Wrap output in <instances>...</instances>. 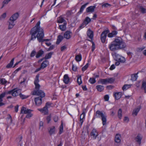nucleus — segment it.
I'll return each mask as SVG.
<instances>
[{
    "instance_id": "1",
    "label": "nucleus",
    "mask_w": 146,
    "mask_h": 146,
    "mask_svg": "<svg viewBox=\"0 0 146 146\" xmlns=\"http://www.w3.org/2000/svg\"><path fill=\"white\" fill-rule=\"evenodd\" d=\"M126 47V43L120 37H116L114 40L109 45V48L112 51L122 49Z\"/></svg>"
},
{
    "instance_id": "2",
    "label": "nucleus",
    "mask_w": 146,
    "mask_h": 146,
    "mask_svg": "<svg viewBox=\"0 0 146 146\" xmlns=\"http://www.w3.org/2000/svg\"><path fill=\"white\" fill-rule=\"evenodd\" d=\"M40 21L38 22L36 25L32 28L30 31V34L31 35L30 40H34L36 39V36L44 32L43 29L40 27Z\"/></svg>"
},
{
    "instance_id": "3",
    "label": "nucleus",
    "mask_w": 146,
    "mask_h": 146,
    "mask_svg": "<svg viewBox=\"0 0 146 146\" xmlns=\"http://www.w3.org/2000/svg\"><path fill=\"white\" fill-rule=\"evenodd\" d=\"M34 84L35 85V90L33 91L32 95H39L42 94V97H44L45 96V93L42 90H40V85L38 83H34Z\"/></svg>"
},
{
    "instance_id": "4",
    "label": "nucleus",
    "mask_w": 146,
    "mask_h": 146,
    "mask_svg": "<svg viewBox=\"0 0 146 146\" xmlns=\"http://www.w3.org/2000/svg\"><path fill=\"white\" fill-rule=\"evenodd\" d=\"M95 116L97 118L101 117L102 121V124L104 126L106 124L107 121L106 116L101 111L99 110H97Z\"/></svg>"
},
{
    "instance_id": "5",
    "label": "nucleus",
    "mask_w": 146,
    "mask_h": 146,
    "mask_svg": "<svg viewBox=\"0 0 146 146\" xmlns=\"http://www.w3.org/2000/svg\"><path fill=\"white\" fill-rule=\"evenodd\" d=\"M44 32L36 36V38H37L39 42L42 43L44 41H50V39H44L43 38L44 37Z\"/></svg>"
},
{
    "instance_id": "6",
    "label": "nucleus",
    "mask_w": 146,
    "mask_h": 146,
    "mask_svg": "<svg viewBox=\"0 0 146 146\" xmlns=\"http://www.w3.org/2000/svg\"><path fill=\"white\" fill-rule=\"evenodd\" d=\"M109 32L108 29L104 31L101 34V39L102 42L104 43L106 40L107 34Z\"/></svg>"
},
{
    "instance_id": "7",
    "label": "nucleus",
    "mask_w": 146,
    "mask_h": 146,
    "mask_svg": "<svg viewBox=\"0 0 146 146\" xmlns=\"http://www.w3.org/2000/svg\"><path fill=\"white\" fill-rule=\"evenodd\" d=\"M42 95V94L39 95H37L40 96V97H36L35 98L34 101L36 105L37 106H39L42 104V98L44 97H41Z\"/></svg>"
},
{
    "instance_id": "8",
    "label": "nucleus",
    "mask_w": 146,
    "mask_h": 146,
    "mask_svg": "<svg viewBox=\"0 0 146 146\" xmlns=\"http://www.w3.org/2000/svg\"><path fill=\"white\" fill-rule=\"evenodd\" d=\"M32 110L28 109H27L26 107H22L21 109L20 113L22 114H27L30 113V111H31Z\"/></svg>"
},
{
    "instance_id": "9",
    "label": "nucleus",
    "mask_w": 146,
    "mask_h": 146,
    "mask_svg": "<svg viewBox=\"0 0 146 146\" xmlns=\"http://www.w3.org/2000/svg\"><path fill=\"white\" fill-rule=\"evenodd\" d=\"M48 130L50 136L55 133V127L54 126L49 127L48 129Z\"/></svg>"
},
{
    "instance_id": "10",
    "label": "nucleus",
    "mask_w": 146,
    "mask_h": 146,
    "mask_svg": "<svg viewBox=\"0 0 146 146\" xmlns=\"http://www.w3.org/2000/svg\"><path fill=\"white\" fill-rule=\"evenodd\" d=\"M86 111V109L84 108L83 110V112L82 114L81 115L80 117V121L81 123V125H82L83 122V119L84 118L85 113Z\"/></svg>"
},
{
    "instance_id": "11",
    "label": "nucleus",
    "mask_w": 146,
    "mask_h": 146,
    "mask_svg": "<svg viewBox=\"0 0 146 146\" xmlns=\"http://www.w3.org/2000/svg\"><path fill=\"white\" fill-rule=\"evenodd\" d=\"M143 138V136L141 135L140 133H138L137 136L135 138L136 141L140 145L141 144V141Z\"/></svg>"
},
{
    "instance_id": "12",
    "label": "nucleus",
    "mask_w": 146,
    "mask_h": 146,
    "mask_svg": "<svg viewBox=\"0 0 146 146\" xmlns=\"http://www.w3.org/2000/svg\"><path fill=\"white\" fill-rule=\"evenodd\" d=\"M96 8L95 6H90L86 9V12L87 13H92L94 11L95 9Z\"/></svg>"
},
{
    "instance_id": "13",
    "label": "nucleus",
    "mask_w": 146,
    "mask_h": 146,
    "mask_svg": "<svg viewBox=\"0 0 146 146\" xmlns=\"http://www.w3.org/2000/svg\"><path fill=\"white\" fill-rule=\"evenodd\" d=\"M122 93L121 92H116L113 95L115 100H118L122 96Z\"/></svg>"
},
{
    "instance_id": "14",
    "label": "nucleus",
    "mask_w": 146,
    "mask_h": 146,
    "mask_svg": "<svg viewBox=\"0 0 146 146\" xmlns=\"http://www.w3.org/2000/svg\"><path fill=\"white\" fill-rule=\"evenodd\" d=\"M90 135L91 136H93L94 139H96L98 135V133L96 131V130L95 129H93Z\"/></svg>"
},
{
    "instance_id": "15",
    "label": "nucleus",
    "mask_w": 146,
    "mask_h": 146,
    "mask_svg": "<svg viewBox=\"0 0 146 146\" xmlns=\"http://www.w3.org/2000/svg\"><path fill=\"white\" fill-rule=\"evenodd\" d=\"M19 16V14L17 12L13 14L9 19V20H12L13 21H15L18 18Z\"/></svg>"
},
{
    "instance_id": "16",
    "label": "nucleus",
    "mask_w": 146,
    "mask_h": 146,
    "mask_svg": "<svg viewBox=\"0 0 146 146\" xmlns=\"http://www.w3.org/2000/svg\"><path fill=\"white\" fill-rule=\"evenodd\" d=\"M72 32L70 31H67L64 33V37L67 39H70L71 37V36L70 34Z\"/></svg>"
},
{
    "instance_id": "17",
    "label": "nucleus",
    "mask_w": 146,
    "mask_h": 146,
    "mask_svg": "<svg viewBox=\"0 0 146 146\" xmlns=\"http://www.w3.org/2000/svg\"><path fill=\"white\" fill-rule=\"evenodd\" d=\"M143 72L142 71H139L137 73L132 74L131 75V80L133 81H135L136 80L138 77L137 74L139 72Z\"/></svg>"
},
{
    "instance_id": "18",
    "label": "nucleus",
    "mask_w": 146,
    "mask_h": 146,
    "mask_svg": "<svg viewBox=\"0 0 146 146\" xmlns=\"http://www.w3.org/2000/svg\"><path fill=\"white\" fill-rule=\"evenodd\" d=\"M87 34L88 36L92 40L93 38V32L89 29L88 31Z\"/></svg>"
},
{
    "instance_id": "19",
    "label": "nucleus",
    "mask_w": 146,
    "mask_h": 146,
    "mask_svg": "<svg viewBox=\"0 0 146 146\" xmlns=\"http://www.w3.org/2000/svg\"><path fill=\"white\" fill-rule=\"evenodd\" d=\"M63 81L66 84H67L70 81V78L68 74H66L64 76Z\"/></svg>"
},
{
    "instance_id": "20",
    "label": "nucleus",
    "mask_w": 146,
    "mask_h": 146,
    "mask_svg": "<svg viewBox=\"0 0 146 146\" xmlns=\"http://www.w3.org/2000/svg\"><path fill=\"white\" fill-rule=\"evenodd\" d=\"M14 91H13L12 93V96H16L18 95H19V93L18 92L19 91L21 92V90L20 89H13Z\"/></svg>"
},
{
    "instance_id": "21",
    "label": "nucleus",
    "mask_w": 146,
    "mask_h": 146,
    "mask_svg": "<svg viewBox=\"0 0 146 146\" xmlns=\"http://www.w3.org/2000/svg\"><path fill=\"white\" fill-rule=\"evenodd\" d=\"M117 33V32L116 31H112L111 32L109 33L108 35V36L109 37H112L115 36Z\"/></svg>"
},
{
    "instance_id": "22",
    "label": "nucleus",
    "mask_w": 146,
    "mask_h": 146,
    "mask_svg": "<svg viewBox=\"0 0 146 146\" xmlns=\"http://www.w3.org/2000/svg\"><path fill=\"white\" fill-rule=\"evenodd\" d=\"M121 135L120 134H117L115 137V141L117 143H119L120 142L121 140L120 138Z\"/></svg>"
},
{
    "instance_id": "23",
    "label": "nucleus",
    "mask_w": 146,
    "mask_h": 146,
    "mask_svg": "<svg viewBox=\"0 0 146 146\" xmlns=\"http://www.w3.org/2000/svg\"><path fill=\"white\" fill-rule=\"evenodd\" d=\"M112 55L114 56L115 60V61H117L118 59H120V58L121 57V56L119 54H117L116 52H114L112 54Z\"/></svg>"
},
{
    "instance_id": "24",
    "label": "nucleus",
    "mask_w": 146,
    "mask_h": 146,
    "mask_svg": "<svg viewBox=\"0 0 146 146\" xmlns=\"http://www.w3.org/2000/svg\"><path fill=\"white\" fill-rule=\"evenodd\" d=\"M98 83H101L102 84H107L108 82L107 78L106 79H101L99 80L98 81Z\"/></svg>"
},
{
    "instance_id": "25",
    "label": "nucleus",
    "mask_w": 146,
    "mask_h": 146,
    "mask_svg": "<svg viewBox=\"0 0 146 146\" xmlns=\"http://www.w3.org/2000/svg\"><path fill=\"white\" fill-rule=\"evenodd\" d=\"M14 58H13L11 61L6 66V68H11L12 67L13 64Z\"/></svg>"
},
{
    "instance_id": "26",
    "label": "nucleus",
    "mask_w": 146,
    "mask_h": 146,
    "mask_svg": "<svg viewBox=\"0 0 146 146\" xmlns=\"http://www.w3.org/2000/svg\"><path fill=\"white\" fill-rule=\"evenodd\" d=\"M66 22H64L63 25H60L59 26L60 29L62 31H65L66 29Z\"/></svg>"
},
{
    "instance_id": "27",
    "label": "nucleus",
    "mask_w": 146,
    "mask_h": 146,
    "mask_svg": "<svg viewBox=\"0 0 146 146\" xmlns=\"http://www.w3.org/2000/svg\"><path fill=\"white\" fill-rule=\"evenodd\" d=\"M44 53V52L42 50H40L37 53L36 56V58H38Z\"/></svg>"
},
{
    "instance_id": "28",
    "label": "nucleus",
    "mask_w": 146,
    "mask_h": 146,
    "mask_svg": "<svg viewBox=\"0 0 146 146\" xmlns=\"http://www.w3.org/2000/svg\"><path fill=\"white\" fill-rule=\"evenodd\" d=\"M96 87L97 90L100 92H102L104 89V87L103 86L98 85L96 86Z\"/></svg>"
},
{
    "instance_id": "29",
    "label": "nucleus",
    "mask_w": 146,
    "mask_h": 146,
    "mask_svg": "<svg viewBox=\"0 0 146 146\" xmlns=\"http://www.w3.org/2000/svg\"><path fill=\"white\" fill-rule=\"evenodd\" d=\"M89 3L88 2L82 5L80 7V11L78 12V13L80 14L82 13L84 9L86 7V6Z\"/></svg>"
},
{
    "instance_id": "30",
    "label": "nucleus",
    "mask_w": 146,
    "mask_h": 146,
    "mask_svg": "<svg viewBox=\"0 0 146 146\" xmlns=\"http://www.w3.org/2000/svg\"><path fill=\"white\" fill-rule=\"evenodd\" d=\"M141 89H143L145 91V92L146 93V82L143 81L142 82V85L141 88Z\"/></svg>"
},
{
    "instance_id": "31",
    "label": "nucleus",
    "mask_w": 146,
    "mask_h": 146,
    "mask_svg": "<svg viewBox=\"0 0 146 146\" xmlns=\"http://www.w3.org/2000/svg\"><path fill=\"white\" fill-rule=\"evenodd\" d=\"M91 21V19L88 17H86L83 21L85 25L88 24Z\"/></svg>"
},
{
    "instance_id": "32",
    "label": "nucleus",
    "mask_w": 146,
    "mask_h": 146,
    "mask_svg": "<svg viewBox=\"0 0 146 146\" xmlns=\"http://www.w3.org/2000/svg\"><path fill=\"white\" fill-rule=\"evenodd\" d=\"M140 109V107L139 108H137L135 109L133 111L132 114L133 115H135V116L137 115Z\"/></svg>"
},
{
    "instance_id": "33",
    "label": "nucleus",
    "mask_w": 146,
    "mask_h": 146,
    "mask_svg": "<svg viewBox=\"0 0 146 146\" xmlns=\"http://www.w3.org/2000/svg\"><path fill=\"white\" fill-rule=\"evenodd\" d=\"M108 83L112 84L115 81V79L114 78H107Z\"/></svg>"
},
{
    "instance_id": "34",
    "label": "nucleus",
    "mask_w": 146,
    "mask_h": 146,
    "mask_svg": "<svg viewBox=\"0 0 146 146\" xmlns=\"http://www.w3.org/2000/svg\"><path fill=\"white\" fill-rule=\"evenodd\" d=\"M53 53V52H50L47 54H46L45 57H44L45 59L46 60L48 59L51 58L52 55Z\"/></svg>"
},
{
    "instance_id": "35",
    "label": "nucleus",
    "mask_w": 146,
    "mask_h": 146,
    "mask_svg": "<svg viewBox=\"0 0 146 146\" xmlns=\"http://www.w3.org/2000/svg\"><path fill=\"white\" fill-rule=\"evenodd\" d=\"M48 62V61L47 60H45L43 61L40 66L41 68H42V69H44L47 66V65L45 63Z\"/></svg>"
},
{
    "instance_id": "36",
    "label": "nucleus",
    "mask_w": 146,
    "mask_h": 146,
    "mask_svg": "<svg viewBox=\"0 0 146 146\" xmlns=\"http://www.w3.org/2000/svg\"><path fill=\"white\" fill-rule=\"evenodd\" d=\"M75 59L77 62H79L81 60L82 56L81 54L77 55L76 56Z\"/></svg>"
},
{
    "instance_id": "37",
    "label": "nucleus",
    "mask_w": 146,
    "mask_h": 146,
    "mask_svg": "<svg viewBox=\"0 0 146 146\" xmlns=\"http://www.w3.org/2000/svg\"><path fill=\"white\" fill-rule=\"evenodd\" d=\"M131 87V85H130L125 84L122 87V89L123 90H126L130 88Z\"/></svg>"
},
{
    "instance_id": "38",
    "label": "nucleus",
    "mask_w": 146,
    "mask_h": 146,
    "mask_svg": "<svg viewBox=\"0 0 146 146\" xmlns=\"http://www.w3.org/2000/svg\"><path fill=\"white\" fill-rule=\"evenodd\" d=\"M43 110L44 111V115H47L48 113V107L46 106H45L42 108Z\"/></svg>"
},
{
    "instance_id": "39",
    "label": "nucleus",
    "mask_w": 146,
    "mask_h": 146,
    "mask_svg": "<svg viewBox=\"0 0 146 146\" xmlns=\"http://www.w3.org/2000/svg\"><path fill=\"white\" fill-rule=\"evenodd\" d=\"M122 110L121 109H119L118 111V116L119 118L121 119L122 116Z\"/></svg>"
},
{
    "instance_id": "40",
    "label": "nucleus",
    "mask_w": 146,
    "mask_h": 146,
    "mask_svg": "<svg viewBox=\"0 0 146 146\" xmlns=\"http://www.w3.org/2000/svg\"><path fill=\"white\" fill-rule=\"evenodd\" d=\"M63 123L62 122V123L60 125V129L59 131V134H60L63 132Z\"/></svg>"
},
{
    "instance_id": "41",
    "label": "nucleus",
    "mask_w": 146,
    "mask_h": 146,
    "mask_svg": "<svg viewBox=\"0 0 146 146\" xmlns=\"http://www.w3.org/2000/svg\"><path fill=\"white\" fill-rule=\"evenodd\" d=\"M39 74H37L35 78V80L34 82V83H38L39 81Z\"/></svg>"
},
{
    "instance_id": "42",
    "label": "nucleus",
    "mask_w": 146,
    "mask_h": 146,
    "mask_svg": "<svg viewBox=\"0 0 146 146\" xmlns=\"http://www.w3.org/2000/svg\"><path fill=\"white\" fill-rule=\"evenodd\" d=\"M65 21V19L63 17H60L58 20L57 22L58 23H62Z\"/></svg>"
},
{
    "instance_id": "43",
    "label": "nucleus",
    "mask_w": 146,
    "mask_h": 146,
    "mask_svg": "<svg viewBox=\"0 0 146 146\" xmlns=\"http://www.w3.org/2000/svg\"><path fill=\"white\" fill-rule=\"evenodd\" d=\"M77 82L78 83L79 85H80L82 83V82L81 80V76H80L77 78Z\"/></svg>"
},
{
    "instance_id": "44",
    "label": "nucleus",
    "mask_w": 146,
    "mask_h": 146,
    "mask_svg": "<svg viewBox=\"0 0 146 146\" xmlns=\"http://www.w3.org/2000/svg\"><path fill=\"white\" fill-rule=\"evenodd\" d=\"M19 95L20 96V97L22 100L26 99L28 97V96H26L25 95H23L21 93H19Z\"/></svg>"
},
{
    "instance_id": "45",
    "label": "nucleus",
    "mask_w": 146,
    "mask_h": 146,
    "mask_svg": "<svg viewBox=\"0 0 146 146\" xmlns=\"http://www.w3.org/2000/svg\"><path fill=\"white\" fill-rule=\"evenodd\" d=\"M89 82L91 84H94L96 82L95 79L94 78H90L89 80Z\"/></svg>"
},
{
    "instance_id": "46",
    "label": "nucleus",
    "mask_w": 146,
    "mask_h": 146,
    "mask_svg": "<svg viewBox=\"0 0 146 146\" xmlns=\"http://www.w3.org/2000/svg\"><path fill=\"white\" fill-rule=\"evenodd\" d=\"M139 9L141 12L143 13H146V9L142 6H140Z\"/></svg>"
},
{
    "instance_id": "47",
    "label": "nucleus",
    "mask_w": 146,
    "mask_h": 146,
    "mask_svg": "<svg viewBox=\"0 0 146 146\" xmlns=\"http://www.w3.org/2000/svg\"><path fill=\"white\" fill-rule=\"evenodd\" d=\"M7 81H6L4 78L0 79V84H4L6 83Z\"/></svg>"
},
{
    "instance_id": "48",
    "label": "nucleus",
    "mask_w": 146,
    "mask_h": 146,
    "mask_svg": "<svg viewBox=\"0 0 146 146\" xmlns=\"http://www.w3.org/2000/svg\"><path fill=\"white\" fill-rule=\"evenodd\" d=\"M89 66L88 63H87L83 67H82V71H84L86 70L88 68Z\"/></svg>"
},
{
    "instance_id": "49",
    "label": "nucleus",
    "mask_w": 146,
    "mask_h": 146,
    "mask_svg": "<svg viewBox=\"0 0 146 146\" xmlns=\"http://www.w3.org/2000/svg\"><path fill=\"white\" fill-rule=\"evenodd\" d=\"M6 17V13H4L0 17V20H2V19H5Z\"/></svg>"
},
{
    "instance_id": "50",
    "label": "nucleus",
    "mask_w": 146,
    "mask_h": 146,
    "mask_svg": "<svg viewBox=\"0 0 146 146\" xmlns=\"http://www.w3.org/2000/svg\"><path fill=\"white\" fill-rule=\"evenodd\" d=\"M36 53V52L35 51V50H33L30 56L31 57H34L35 56V55Z\"/></svg>"
},
{
    "instance_id": "51",
    "label": "nucleus",
    "mask_w": 146,
    "mask_h": 146,
    "mask_svg": "<svg viewBox=\"0 0 146 146\" xmlns=\"http://www.w3.org/2000/svg\"><path fill=\"white\" fill-rule=\"evenodd\" d=\"M72 70L76 72L77 70V67L76 66H75L73 64L72 62Z\"/></svg>"
},
{
    "instance_id": "52",
    "label": "nucleus",
    "mask_w": 146,
    "mask_h": 146,
    "mask_svg": "<svg viewBox=\"0 0 146 146\" xmlns=\"http://www.w3.org/2000/svg\"><path fill=\"white\" fill-rule=\"evenodd\" d=\"M31 111H30V113H29L27 114L26 115L25 117L27 118H29L31 117H32L33 116V114L31 113Z\"/></svg>"
},
{
    "instance_id": "53",
    "label": "nucleus",
    "mask_w": 146,
    "mask_h": 146,
    "mask_svg": "<svg viewBox=\"0 0 146 146\" xmlns=\"http://www.w3.org/2000/svg\"><path fill=\"white\" fill-rule=\"evenodd\" d=\"M14 91V90H11L8 91H5V92L6 93V95H7L8 94H11L12 95V93L13 92V91Z\"/></svg>"
},
{
    "instance_id": "54",
    "label": "nucleus",
    "mask_w": 146,
    "mask_h": 146,
    "mask_svg": "<svg viewBox=\"0 0 146 146\" xmlns=\"http://www.w3.org/2000/svg\"><path fill=\"white\" fill-rule=\"evenodd\" d=\"M64 38V37L63 36L60 35H59L57 37V39L59 40L60 41H62Z\"/></svg>"
},
{
    "instance_id": "55",
    "label": "nucleus",
    "mask_w": 146,
    "mask_h": 146,
    "mask_svg": "<svg viewBox=\"0 0 146 146\" xmlns=\"http://www.w3.org/2000/svg\"><path fill=\"white\" fill-rule=\"evenodd\" d=\"M109 97L108 95H106L104 96V99L105 101H108L109 99Z\"/></svg>"
},
{
    "instance_id": "56",
    "label": "nucleus",
    "mask_w": 146,
    "mask_h": 146,
    "mask_svg": "<svg viewBox=\"0 0 146 146\" xmlns=\"http://www.w3.org/2000/svg\"><path fill=\"white\" fill-rule=\"evenodd\" d=\"M9 20L10 21H8V22L9 23V24L10 25H13L14 26L15 25V24L14 23V22L15 21H13L12 20Z\"/></svg>"
},
{
    "instance_id": "57",
    "label": "nucleus",
    "mask_w": 146,
    "mask_h": 146,
    "mask_svg": "<svg viewBox=\"0 0 146 146\" xmlns=\"http://www.w3.org/2000/svg\"><path fill=\"white\" fill-rule=\"evenodd\" d=\"M51 117L50 115H49L47 116L46 117V119L47 121V123H49L51 120Z\"/></svg>"
},
{
    "instance_id": "58",
    "label": "nucleus",
    "mask_w": 146,
    "mask_h": 146,
    "mask_svg": "<svg viewBox=\"0 0 146 146\" xmlns=\"http://www.w3.org/2000/svg\"><path fill=\"white\" fill-rule=\"evenodd\" d=\"M85 25V24L83 22L80 25V26H79L78 29V30H80L82 28L84 27L85 26H84V25Z\"/></svg>"
},
{
    "instance_id": "59",
    "label": "nucleus",
    "mask_w": 146,
    "mask_h": 146,
    "mask_svg": "<svg viewBox=\"0 0 146 146\" xmlns=\"http://www.w3.org/2000/svg\"><path fill=\"white\" fill-rule=\"evenodd\" d=\"M53 119L55 122H57L58 119V117L56 115L54 117Z\"/></svg>"
},
{
    "instance_id": "60",
    "label": "nucleus",
    "mask_w": 146,
    "mask_h": 146,
    "mask_svg": "<svg viewBox=\"0 0 146 146\" xmlns=\"http://www.w3.org/2000/svg\"><path fill=\"white\" fill-rule=\"evenodd\" d=\"M114 87L112 85L107 86H106V88L108 90L112 89Z\"/></svg>"
},
{
    "instance_id": "61",
    "label": "nucleus",
    "mask_w": 146,
    "mask_h": 146,
    "mask_svg": "<svg viewBox=\"0 0 146 146\" xmlns=\"http://www.w3.org/2000/svg\"><path fill=\"white\" fill-rule=\"evenodd\" d=\"M82 88L84 91H87L88 90L86 85L82 86Z\"/></svg>"
},
{
    "instance_id": "62",
    "label": "nucleus",
    "mask_w": 146,
    "mask_h": 146,
    "mask_svg": "<svg viewBox=\"0 0 146 146\" xmlns=\"http://www.w3.org/2000/svg\"><path fill=\"white\" fill-rule=\"evenodd\" d=\"M110 5L108 3H105L103 4L102 5V7H107L108 6H110Z\"/></svg>"
},
{
    "instance_id": "63",
    "label": "nucleus",
    "mask_w": 146,
    "mask_h": 146,
    "mask_svg": "<svg viewBox=\"0 0 146 146\" xmlns=\"http://www.w3.org/2000/svg\"><path fill=\"white\" fill-rule=\"evenodd\" d=\"M66 48H67V47L66 46H63L61 47V50L62 51H63L64 50L66 49Z\"/></svg>"
},
{
    "instance_id": "64",
    "label": "nucleus",
    "mask_w": 146,
    "mask_h": 146,
    "mask_svg": "<svg viewBox=\"0 0 146 146\" xmlns=\"http://www.w3.org/2000/svg\"><path fill=\"white\" fill-rule=\"evenodd\" d=\"M6 95V93L5 92H3L0 95V96L2 98H3Z\"/></svg>"
}]
</instances>
